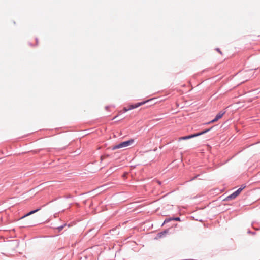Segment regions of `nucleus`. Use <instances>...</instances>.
Here are the masks:
<instances>
[{"label": "nucleus", "instance_id": "20e7f679", "mask_svg": "<svg viewBox=\"0 0 260 260\" xmlns=\"http://www.w3.org/2000/svg\"><path fill=\"white\" fill-rule=\"evenodd\" d=\"M239 194V193L238 192L237 190H236V191H235L234 192H233L232 194H231V195L228 196V197L226 198V199L227 200H232V199H234L235 198H236L238 195Z\"/></svg>", "mask_w": 260, "mask_h": 260}, {"label": "nucleus", "instance_id": "1a4fd4ad", "mask_svg": "<svg viewBox=\"0 0 260 260\" xmlns=\"http://www.w3.org/2000/svg\"><path fill=\"white\" fill-rule=\"evenodd\" d=\"M172 220H175V221H180V219L179 217H176L172 218Z\"/></svg>", "mask_w": 260, "mask_h": 260}, {"label": "nucleus", "instance_id": "6e6552de", "mask_svg": "<svg viewBox=\"0 0 260 260\" xmlns=\"http://www.w3.org/2000/svg\"><path fill=\"white\" fill-rule=\"evenodd\" d=\"M171 220H172V218H169V219H166L164 222V223H168L169 222H170V221Z\"/></svg>", "mask_w": 260, "mask_h": 260}, {"label": "nucleus", "instance_id": "7ed1b4c3", "mask_svg": "<svg viewBox=\"0 0 260 260\" xmlns=\"http://www.w3.org/2000/svg\"><path fill=\"white\" fill-rule=\"evenodd\" d=\"M224 113L225 112H220L217 114L215 118L214 119H213L211 121L209 122V123H214L217 121L219 119H220L223 116Z\"/></svg>", "mask_w": 260, "mask_h": 260}, {"label": "nucleus", "instance_id": "f257e3e1", "mask_svg": "<svg viewBox=\"0 0 260 260\" xmlns=\"http://www.w3.org/2000/svg\"><path fill=\"white\" fill-rule=\"evenodd\" d=\"M134 142V139H130L128 141L123 142L118 145L114 146L112 149H119L123 147H126L132 145Z\"/></svg>", "mask_w": 260, "mask_h": 260}, {"label": "nucleus", "instance_id": "0eeeda50", "mask_svg": "<svg viewBox=\"0 0 260 260\" xmlns=\"http://www.w3.org/2000/svg\"><path fill=\"white\" fill-rule=\"evenodd\" d=\"M245 186L243 185L241 186V187L240 188H239L238 190H237L238 191V192L239 193V194L240 193V192L242 191V190L245 188Z\"/></svg>", "mask_w": 260, "mask_h": 260}, {"label": "nucleus", "instance_id": "423d86ee", "mask_svg": "<svg viewBox=\"0 0 260 260\" xmlns=\"http://www.w3.org/2000/svg\"><path fill=\"white\" fill-rule=\"evenodd\" d=\"M39 210V209H37V210H34V211H30V212H29L28 213H27V214H26L25 215L23 216V217H22L21 218V219H22V218H25V217H27L28 216H29L35 213H36V212L38 211Z\"/></svg>", "mask_w": 260, "mask_h": 260}, {"label": "nucleus", "instance_id": "f8f14e48", "mask_svg": "<svg viewBox=\"0 0 260 260\" xmlns=\"http://www.w3.org/2000/svg\"><path fill=\"white\" fill-rule=\"evenodd\" d=\"M217 51L219 52L221 54V52L220 51V50L219 49H217Z\"/></svg>", "mask_w": 260, "mask_h": 260}, {"label": "nucleus", "instance_id": "4468645a", "mask_svg": "<svg viewBox=\"0 0 260 260\" xmlns=\"http://www.w3.org/2000/svg\"><path fill=\"white\" fill-rule=\"evenodd\" d=\"M116 117H117V116H115V117L113 119H115Z\"/></svg>", "mask_w": 260, "mask_h": 260}, {"label": "nucleus", "instance_id": "9b49d317", "mask_svg": "<svg viewBox=\"0 0 260 260\" xmlns=\"http://www.w3.org/2000/svg\"><path fill=\"white\" fill-rule=\"evenodd\" d=\"M128 110H129V109H127V108H125V107H124V108H123V111H124V112H127V111H128Z\"/></svg>", "mask_w": 260, "mask_h": 260}, {"label": "nucleus", "instance_id": "f03ea898", "mask_svg": "<svg viewBox=\"0 0 260 260\" xmlns=\"http://www.w3.org/2000/svg\"><path fill=\"white\" fill-rule=\"evenodd\" d=\"M209 131V129H206L205 131H203L201 133H196V134H194L193 135H190L187 136L181 137L179 138V140L180 141L182 140H187V139H189L190 138H192L195 137L199 136L202 134H204L207 133V132H208Z\"/></svg>", "mask_w": 260, "mask_h": 260}, {"label": "nucleus", "instance_id": "ddd939ff", "mask_svg": "<svg viewBox=\"0 0 260 260\" xmlns=\"http://www.w3.org/2000/svg\"><path fill=\"white\" fill-rule=\"evenodd\" d=\"M62 228H63L62 226H61V227L59 228L60 230H61Z\"/></svg>", "mask_w": 260, "mask_h": 260}, {"label": "nucleus", "instance_id": "9d476101", "mask_svg": "<svg viewBox=\"0 0 260 260\" xmlns=\"http://www.w3.org/2000/svg\"><path fill=\"white\" fill-rule=\"evenodd\" d=\"M128 109H129V110L134 109V107H133V105H131L129 106V108Z\"/></svg>", "mask_w": 260, "mask_h": 260}, {"label": "nucleus", "instance_id": "39448f33", "mask_svg": "<svg viewBox=\"0 0 260 260\" xmlns=\"http://www.w3.org/2000/svg\"><path fill=\"white\" fill-rule=\"evenodd\" d=\"M149 100L148 101H145V102H140V103H137V104H135V105H133V107L134 108H136L141 105H144L145 103H146L147 102H148Z\"/></svg>", "mask_w": 260, "mask_h": 260}]
</instances>
